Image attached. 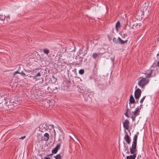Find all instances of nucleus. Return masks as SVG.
I'll list each match as a JSON object with an SVG mask.
<instances>
[{"label": "nucleus", "mask_w": 159, "mask_h": 159, "mask_svg": "<svg viewBox=\"0 0 159 159\" xmlns=\"http://www.w3.org/2000/svg\"><path fill=\"white\" fill-rule=\"evenodd\" d=\"M61 145V143L58 144L56 147H55L52 150V152L54 154H56L57 153L58 149L60 148Z\"/></svg>", "instance_id": "nucleus-5"}, {"label": "nucleus", "mask_w": 159, "mask_h": 159, "mask_svg": "<svg viewBox=\"0 0 159 159\" xmlns=\"http://www.w3.org/2000/svg\"><path fill=\"white\" fill-rule=\"evenodd\" d=\"M25 138V136H23V137H21L20 139H24V138Z\"/></svg>", "instance_id": "nucleus-27"}, {"label": "nucleus", "mask_w": 159, "mask_h": 159, "mask_svg": "<svg viewBox=\"0 0 159 159\" xmlns=\"http://www.w3.org/2000/svg\"><path fill=\"white\" fill-rule=\"evenodd\" d=\"M120 26V23L119 21H118L116 25V29L117 31H118V28Z\"/></svg>", "instance_id": "nucleus-11"}, {"label": "nucleus", "mask_w": 159, "mask_h": 159, "mask_svg": "<svg viewBox=\"0 0 159 159\" xmlns=\"http://www.w3.org/2000/svg\"><path fill=\"white\" fill-rule=\"evenodd\" d=\"M134 103H135L134 99L133 96L132 95H131L130 96L129 99V104L130 105H131L132 104H133Z\"/></svg>", "instance_id": "nucleus-8"}, {"label": "nucleus", "mask_w": 159, "mask_h": 159, "mask_svg": "<svg viewBox=\"0 0 159 159\" xmlns=\"http://www.w3.org/2000/svg\"><path fill=\"white\" fill-rule=\"evenodd\" d=\"M146 96H145L144 97H143L142 98V99H141V100H140V103H142L143 102V101H144V100Z\"/></svg>", "instance_id": "nucleus-21"}, {"label": "nucleus", "mask_w": 159, "mask_h": 159, "mask_svg": "<svg viewBox=\"0 0 159 159\" xmlns=\"http://www.w3.org/2000/svg\"><path fill=\"white\" fill-rule=\"evenodd\" d=\"M43 52L45 54L48 55L50 51L48 49L45 48L43 49Z\"/></svg>", "instance_id": "nucleus-13"}, {"label": "nucleus", "mask_w": 159, "mask_h": 159, "mask_svg": "<svg viewBox=\"0 0 159 159\" xmlns=\"http://www.w3.org/2000/svg\"><path fill=\"white\" fill-rule=\"evenodd\" d=\"M52 77L53 78H55V77L54 76H52Z\"/></svg>", "instance_id": "nucleus-36"}, {"label": "nucleus", "mask_w": 159, "mask_h": 159, "mask_svg": "<svg viewBox=\"0 0 159 159\" xmlns=\"http://www.w3.org/2000/svg\"><path fill=\"white\" fill-rule=\"evenodd\" d=\"M142 92L139 89H137L135 91L134 97L136 99H138L140 97Z\"/></svg>", "instance_id": "nucleus-3"}, {"label": "nucleus", "mask_w": 159, "mask_h": 159, "mask_svg": "<svg viewBox=\"0 0 159 159\" xmlns=\"http://www.w3.org/2000/svg\"><path fill=\"white\" fill-rule=\"evenodd\" d=\"M130 110H131V109H130L129 110L128 113H129L131 112L130 111Z\"/></svg>", "instance_id": "nucleus-32"}, {"label": "nucleus", "mask_w": 159, "mask_h": 159, "mask_svg": "<svg viewBox=\"0 0 159 159\" xmlns=\"http://www.w3.org/2000/svg\"><path fill=\"white\" fill-rule=\"evenodd\" d=\"M129 122L128 120H126L123 123L124 127L126 129L128 130L129 127Z\"/></svg>", "instance_id": "nucleus-4"}, {"label": "nucleus", "mask_w": 159, "mask_h": 159, "mask_svg": "<svg viewBox=\"0 0 159 159\" xmlns=\"http://www.w3.org/2000/svg\"><path fill=\"white\" fill-rule=\"evenodd\" d=\"M101 54L100 53H94L93 55H92V57L94 58V59H96V58H97L98 57V56L100 55Z\"/></svg>", "instance_id": "nucleus-12"}, {"label": "nucleus", "mask_w": 159, "mask_h": 159, "mask_svg": "<svg viewBox=\"0 0 159 159\" xmlns=\"http://www.w3.org/2000/svg\"><path fill=\"white\" fill-rule=\"evenodd\" d=\"M56 159H61V157L60 154L57 155L56 156L54 157Z\"/></svg>", "instance_id": "nucleus-15"}, {"label": "nucleus", "mask_w": 159, "mask_h": 159, "mask_svg": "<svg viewBox=\"0 0 159 159\" xmlns=\"http://www.w3.org/2000/svg\"><path fill=\"white\" fill-rule=\"evenodd\" d=\"M157 66L159 67V61H158V62L157 63Z\"/></svg>", "instance_id": "nucleus-31"}, {"label": "nucleus", "mask_w": 159, "mask_h": 159, "mask_svg": "<svg viewBox=\"0 0 159 159\" xmlns=\"http://www.w3.org/2000/svg\"><path fill=\"white\" fill-rule=\"evenodd\" d=\"M41 74L39 72L37 73V74L35 76H34L33 77V79H35L36 77L37 76H41Z\"/></svg>", "instance_id": "nucleus-20"}, {"label": "nucleus", "mask_w": 159, "mask_h": 159, "mask_svg": "<svg viewBox=\"0 0 159 159\" xmlns=\"http://www.w3.org/2000/svg\"><path fill=\"white\" fill-rule=\"evenodd\" d=\"M118 43H119L121 44H125V43L127 42L128 41V40H126L125 41H124V40H122L120 37L118 38Z\"/></svg>", "instance_id": "nucleus-9"}, {"label": "nucleus", "mask_w": 159, "mask_h": 159, "mask_svg": "<svg viewBox=\"0 0 159 159\" xmlns=\"http://www.w3.org/2000/svg\"><path fill=\"white\" fill-rule=\"evenodd\" d=\"M138 136L135 135L133 138V141L132 143V146L130 148V152L131 154L133 155H130L126 157V159H135L136 155V152L137 151V142Z\"/></svg>", "instance_id": "nucleus-2"}, {"label": "nucleus", "mask_w": 159, "mask_h": 159, "mask_svg": "<svg viewBox=\"0 0 159 159\" xmlns=\"http://www.w3.org/2000/svg\"><path fill=\"white\" fill-rule=\"evenodd\" d=\"M20 74H21L23 76H26V75L25 73H23V72H21L20 73Z\"/></svg>", "instance_id": "nucleus-23"}, {"label": "nucleus", "mask_w": 159, "mask_h": 159, "mask_svg": "<svg viewBox=\"0 0 159 159\" xmlns=\"http://www.w3.org/2000/svg\"><path fill=\"white\" fill-rule=\"evenodd\" d=\"M130 107L132 108H134V105L133 106H131V104L130 105Z\"/></svg>", "instance_id": "nucleus-28"}, {"label": "nucleus", "mask_w": 159, "mask_h": 159, "mask_svg": "<svg viewBox=\"0 0 159 159\" xmlns=\"http://www.w3.org/2000/svg\"><path fill=\"white\" fill-rule=\"evenodd\" d=\"M5 17L6 16H5L4 15H3L2 14L0 13V20H4Z\"/></svg>", "instance_id": "nucleus-14"}, {"label": "nucleus", "mask_w": 159, "mask_h": 159, "mask_svg": "<svg viewBox=\"0 0 159 159\" xmlns=\"http://www.w3.org/2000/svg\"><path fill=\"white\" fill-rule=\"evenodd\" d=\"M136 103H138V101H136Z\"/></svg>", "instance_id": "nucleus-35"}, {"label": "nucleus", "mask_w": 159, "mask_h": 159, "mask_svg": "<svg viewBox=\"0 0 159 159\" xmlns=\"http://www.w3.org/2000/svg\"><path fill=\"white\" fill-rule=\"evenodd\" d=\"M16 73H18V74H20V73L18 71H16L14 74V75H15L16 74Z\"/></svg>", "instance_id": "nucleus-25"}, {"label": "nucleus", "mask_w": 159, "mask_h": 159, "mask_svg": "<svg viewBox=\"0 0 159 159\" xmlns=\"http://www.w3.org/2000/svg\"><path fill=\"white\" fill-rule=\"evenodd\" d=\"M44 159H50L49 158H48V157H45L44 158Z\"/></svg>", "instance_id": "nucleus-29"}, {"label": "nucleus", "mask_w": 159, "mask_h": 159, "mask_svg": "<svg viewBox=\"0 0 159 159\" xmlns=\"http://www.w3.org/2000/svg\"><path fill=\"white\" fill-rule=\"evenodd\" d=\"M9 19H10V16H8L7 17V21H9Z\"/></svg>", "instance_id": "nucleus-24"}, {"label": "nucleus", "mask_w": 159, "mask_h": 159, "mask_svg": "<svg viewBox=\"0 0 159 159\" xmlns=\"http://www.w3.org/2000/svg\"><path fill=\"white\" fill-rule=\"evenodd\" d=\"M84 73V69H81L79 70V73L80 75H83Z\"/></svg>", "instance_id": "nucleus-18"}, {"label": "nucleus", "mask_w": 159, "mask_h": 159, "mask_svg": "<svg viewBox=\"0 0 159 159\" xmlns=\"http://www.w3.org/2000/svg\"><path fill=\"white\" fill-rule=\"evenodd\" d=\"M140 112V108L138 107L134 111H133L132 113L133 114L132 115L136 116L139 115Z\"/></svg>", "instance_id": "nucleus-7"}, {"label": "nucleus", "mask_w": 159, "mask_h": 159, "mask_svg": "<svg viewBox=\"0 0 159 159\" xmlns=\"http://www.w3.org/2000/svg\"><path fill=\"white\" fill-rule=\"evenodd\" d=\"M52 127L53 128V127H54V125H52Z\"/></svg>", "instance_id": "nucleus-34"}, {"label": "nucleus", "mask_w": 159, "mask_h": 159, "mask_svg": "<svg viewBox=\"0 0 159 159\" xmlns=\"http://www.w3.org/2000/svg\"><path fill=\"white\" fill-rule=\"evenodd\" d=\"M113 40L114 43L116 44L118 43V39H117L116 38H113Z\"/></svg>", "instance_id": "nucleus-16"}, {"label": "nucleus", "mask_w": 159, "mask_h": 159, "mask_svg": "<svg viewBox=\"0 0 159 159\" xmlns=\"http://www.w3.org/2000/svg\"><path fill=\"white\" fill-rule=\"evenodd\" d=\"M54 136H55V135L56 134V132L55 130H54Z\"/></svg>", "instance_id": "nucleus-30"}, {"label": "nucleus", "mask_w": 159, "mask_h": 159, "mask_svg": "<svg viewBox=\"0 0 159 159\" xmlns=\"http://www.w3.org/2000/svg\"><path fill=\"white\" fill-rule=\"evenodd\" d=\"M59 131H60V133H59V136L60 137L61 136H63V138H64V137L63 136V132L62 130L61 129H59Z\"/></svg>", "instance_id": "nucleus-17"}, {"label": "nucleus", "mask_w": 159, "mask_h": 159, "mask_svg": "<svg viewBox=\"0 0 159 159\" xmlns=\"http://www.w3.org/2000/svg\"><path fill=\"white\" fill-rule=\"evenodd\" d=\"M44 138L43 140L45 141H48L49 138V135L48 133H46L44 135Z\"/></svg>", "instance_id": "nucleus-10"}, {"label": "nucleus", "mask_w": 159, "mask_h": 159, "mask_svg": "<svg viewBox=\"0 0 159 159\" xmlns=\"http://www.w3.org/2000/svg\"><path fill=\"white\" fill-rule=\"evenodd\" d=\"M129 111V109L127 108L126 110V112L125 113V115L128 117H129L128 115V113Z\"/></svg>", "instance_id": "nucleus-19"}, {"label": "nucleus", "mask_w": 159, "mask_h": 159, "mask_svg": "<svg viewBox=\"0 0 159 159\" xmlns=\"http://www.w3.org/2000/svg\"><path fill=\"white\" fill-rule=\"evenodd\" d=\"M136 117V116L132 115L131 117V118L132 119L133 121H134L135 120V118Z\"/></svg>", "instance_id": "nucleus-22"}, {"label": "nucleus", "mask_w": 159, "mask_h": 159, "mask_svg": "<svg viewBox=\"0 0 159 159\" xmlns=\"http://www.w3.org/2000/svg\"><path fill=\"white\" fill-rule=\"evenodd\" d=\"M142 106H143V105H140V107H142Z\"/></svg>", "instance_id": "nucleus-33"}, {"label": "nucleus", "mask_w": 159, "mask_h": 159, "mask_svg": "<svg viewBox=\"0 0 159 159\" xmlns=\"http://www.w3.org/2000/svg\"><path fill=\"white\" fill-rule=\"evenodd\" d=\"M114 59H115L114 58H111V60L112 61V62H114Z\"/></svg>", "instance_id": "nucleus-26"}, {"label": "nucleus", "mask_w": 159, "mask_h": 159, "mask_svg": "<svg viewBox=\"0 0 159 159\" xmlns=\"http://www.w3.org/2000/svg\"><path fill=\"white\" fill-rule=\"evenodd\" d=\"M152 72L151 70H148L143 73L145 75L144 76L140 77L139 78L138 84L141 88L144 89L146 85L149 82V80L148 78L151 76Z\"/></svg>", "instance_id": "nucleus-1"}, {"label": "nucleus", "mask_w": 159, "mask_h": 159, "mask_svg": "<svg viewBox=\"0 0 159 159\" xmlns=\"http://www.w3.org/2000/svg\"><path fill=\"white\" fill-rule=\"evenodd\" d=\"M126 134L125 135L124 139L126 142L128 144H129L131 142L130 138L129 137V135L127 134V133L126 131H125Z\"/></svg>", "instance_id": "nucleus-6"}]
</instances>
